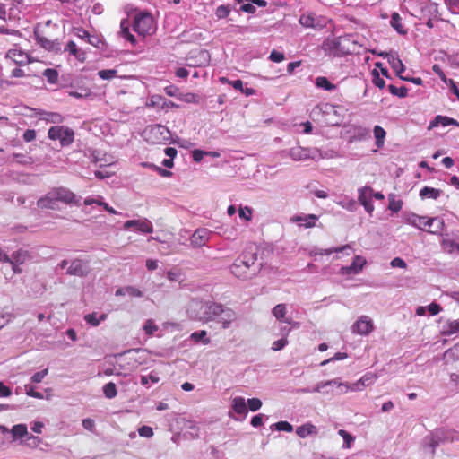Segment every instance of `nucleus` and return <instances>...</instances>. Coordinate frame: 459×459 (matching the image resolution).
I'll return each mask as SVG.
<instances>
[{
  "label": "nucleus",
  "instance_id": "48",
  "mask_svg": "<svg viewBox=\"0 0 459 459\" xmlns=\"http://www.w3.org/2000/svg\"><path fill=\"white\" fill-rule=\"evenodd\" d=\"M178 100L186 103H199V96L193 92L181 93Z\"/></svg>",
  "mask_w": 459,
  "mask_h": 459
},
{
  "label": "nucleus",
  "instance_id": "8",
  "mask_svg": "<svg viewBox=\"0 0 459 459\" xmlns=\"http://www.w3.org/2000/svg\"><path fill=\"white\" fill-rule=\"evenodd\" d=\"M133 30L140 36L150 35L153 31V18L147 12H140L134 16Z\"/></svg>",
  "mask_w": 459,
  "mask_h": 459
},
{
  "label": "nucleus",
  "instance_id": "13",
  "mask_svg": "<svg viewBox=\"0 0 459 459\" xmlns=\"http://www.w3.org/2000/svg\"><path fill=\"white\" fill-rule=\"evenodd\" d=\"M358 200L365 211L372 214L374 204L372 202L373 189L370 186H363L358 189Z\"/></svg>",
  "mask_w": 459,
  "mask_h": 459
},
{
  "label": "nucleus",
  "instance_id": "34",
  "mask_svg": "<svg viewBox=\"0 0 459 459\" xmlns=\"http://www.w3.org/2000/svg\"><path fill=\"white\" fill-rule=\"evenodd\" d=\"M315 84L317 88L323 89L327 91H333L336 90L337 86L332 83L328 78L325 76H318L316 78Z\"/></svg>",
  "mask_w": 459,
  "mask_h": 459
},
{
  "label": "nucleus",
  "instance_id": "51",
  "mask_svg": "<svg viewBox=\"0 0 459 459\" xmlns=\"http://www.w3.org/2000/svg\"><path fill=\"white\" fill-rule=\"evenodd\" d=\"M230 7L229 5H220L216 8L215 15L218 19L227 18L230 13Z\"/></svg>",
  "mask_w": 459,
  "mask_h": 459
},
{
  "label": "nucleus",
  "instance_id": "27",
  "mask_svg": "<svg viewBox=\"0 0 459 459\" xmlns=\"http://www.w3.org/2000/svg\"><path fill=\"white\" fill-rule=\"evenodd\" d=\"M65 51L69 52V54L73 55L79 62L83 63L86 60V53L79 49L76 43L73 40L67 42Z\"/></svg>",
  "mask_w": 459,
  "mask_h": 459
},
{
  "label": "nucleus",
  "instance_id": "35",
  "mask_svg": "<svg viewBox=\"0 0 459 459\" xmlns=\"http://www.w3.org/2000/svg\"><path fill=\"white\" fill-rule=\"evenodd\" d=\"M374 136L376 139L375 144L377 148H382L385 143L386 135L385 130L380 126H375L373 129Z\"/></svg>",
  "mask_w": 459,
  "mask_h": 459
},
{
  "label": "nucleus",
  "instance_id": "61",
  "mask_svg": "<svg viewBox=\"0 0 459 459\" xmlns=\"http://www.w3.org/2000/svg\"><path fill=\"white\" fill-rule=\"evenodd\" d=\"M338 434L343 438V441H344V444H345L344 446L350 447L351 442L354 441V437H352V435H351L350 433H348L344 429H340L338 431Z\"/></svg>",
  "mask_w": 459,
  "mask_h": 459
},
{
  "label": "nucleus",
  "instance_id": "56",
  "mask_svg": "<svg viewBox=\"0 0 459 459\" xmlns=\"http://www.w3.org/2000/svg\"><path fill=\"white\" fill-rule=\"evenodd\" d=\"M241 274H234L237 278H239V279H242V280H247L248 278L251 277V275H255L256 273H257V269L256 268H254L252 270V273L250 272H247V270H246L244 268V266H239V268L238 269Z\"/></svg>",
  "mask_w": 459,
  "mask_h": 459
},
{
  "label": "nucleus",
  "instance_id": "46",
  "mask_svg": "<svg viewBox=\"0 0 459 459\" xmlns=\"http://www.w3.org/2000/svg\"><path fill=\"white\" fill-rule=\"evenodd\" d=\"M160 381L158 373L155 371L150 372L147 376H141V384L146 387H149V383L156 384Z\"/></svg>",
  "mask_w": 459,
  "mask_h": 459
},
{
  "label": "nucleus",
  "instance_id": "20",
  "mask_svg": "<svg viewBox=\"0 0 459 459\" xmlns=\"http://www.w3.org/2000/svg\"><path fill=\"white\" fill-rule=\"evenodd\" d=\"M273 315L275 318L282 323H286L288 325H291L293 327H299V324L298 322L292 321L290 318H286V306L285 304H278L276 305L272 311Z\"/></svg>",
  "mask_w": 459,
  "mask_h": 459
},
{
  "label": "nucleus",
  "instance_id": "36",
  "mask_svg": "<svg viewBox=\"0 0 459 459\" xmlns=\"http://www.w3.org/2000/svg\"><path fill=\"white\" fill-rule=\"evenodd\" d=\"M107 318L106 314H101L99 317L96 312H92L84 316V320L87 324L91 326H98L102 321H105Z\"/></svg>",
  "mask_w": 459,
  "mask_h": 459
},
{
  "label": "nucleus",
  "instance_id": "44",
  "mask_svg": "<svg viewBox=\"0 0 459 459\" xmlns=\"http://www.w3.org/2000/svg\"><path fill=\"white\" fill-rule=\"evenodd\" d=\"M219 82L221 83H222V84L230 85V86H232L237 91H243L244 82L240 79L232 81V80H230L227 77H220L219 78Z\"/></svg>",
  "mask_w": 459,
  "mask_h": 459
},
{
  "label": "nucleus",
  "instance_id": "14",
  "mask_svg": "<svg viewBox=\"0 0 459 459\" xmlns=\"http://www.w3.org/2000/svg\"><path fill=\"white\" fill-rule=\"evenodd\" d=\"M373 329V322L367 316H360L351 326L352 333L360 335H368Z\"/></svg>",
  "mask_w": 459,
  "mask_h": 459
},
{
  "label": "nucleus",
  "instance_id": "33",
  "mask_svg": "<svg viewBox=\"0 0 459 459\" xmlns=\"http://www.w3.org/2000/svg\"><path fill=\"white\" fill-rule=\"evenodd\" d=\"M189 340L195 343L201 342L204 345H207L211 342L210 338L207 337V332L205 330H200L192 333L189 336Z\"/></svg>",
  "mask_w": 459,
  "mask_h": 459
},
{
  "label": "nucleus",
  "instance_id": "49",
  "mask_svg": "<svg viewBox=\"0 0 459 459\" xmlns=\"http://www.w3.org/2000/svg\"><path fill=\"white\" fill-rule=\"evenodd\" d=\"M371 75H372V82L376 87H377L379 89L385 88V82L383 78L380 77L379 72L377 70L373 69L371 72Z\"/></svg>",
  "mask_w": 459,
  "mask_h": 459
},
{
  "label": "nucleus",
  "instance_id": "17",
  "mask_svg": "<svg viewBox=\"0 0 459 459\" xmlns=\"http://www.w3.org/2000/svg\"><path fill=\"white\" fill-rule=\"evenodd\" d=\"M365 264L366 259L360 255H356L350 265L341 268L340 273L342 275H355L362 271Z\"/></svg>",
  "mask_w": 459,
  "mask_h": 459
},
{
  "label": "nucleus",
  "instance_id": "9",
  "mask_svg": "<svg viewBox=\"0 0 459 459\" xmlns=\"http://www.w3.org/2000/svg\"><path fill=\"white\" fill-rule=\"evenodd\" d=\"M438 4L431 0H422L412 8L411 14L417 18L419 21H425L429 16H437Z\"/></svg>",
  "mask_w": 459,
  "mask_h": 459
},
{
  "label": "nucleus",
  "instance_id": "38",
  "mask_svg": "<svg viewBox=\"0 0 459 459\" xmlns=\"http://www.w3.org/2000/svg\"><path fill=\"white\" fill-rule=\"evenodd\" d=\"M35 39L40 47L45 49L51 50L54 47V42L46 37L42 36L38 30L34 31Z\"/></svg>",
  "mask_w": 459,
  "mask_h": 459
},
{
  "label": "nucleus",
  "instance_id": "15",
  "mask_svg": "<svg viewBox=\"0 0 459 459\" xmlns=\"http://www.w3.org/2000/svg\"><path fill=\"white\" fill-rule=\"evenodd\" d=\"M134 228L136 231L142 233H152L153 231L152 223L146 218L141 220H129L124 223L125 230Z\"/></svg>",
  "mask_w": 459,
  "mask_h": 459
},
{
  "label": "nucleus",
  "instance_id": "47",
  "mask_svg": "<svg viewBox=\"0 0 459 459\" xmlns=\"http://www.w3.org/2000/svg\"><path fill=\"white\" fill-rule=\"evenodd\" d=\"M43 75L46 77L48 83L54 84L58 80V72L53 68H47L43 72Z\"/></svg>",
  "mask_w": 459,
  "mask_h": 459
},
{
  "label": "nucleus",
  "instance_id": "28",
  "mask_svg": "<svg viewBox=\"0 0 459 459\" xmlns=\"http://www.w3.org/2000/svg\"><path fill=\"white\" fill-rule=\"evenodd\" d=\"M390 26L400 35L404 36L408 30L404 28L402 22V17L396 12L393 13L390 19Z\"/></svg>",
  "mask_w": 459,
  "mask_h": 459
},
{
  "label": "nucleus",
  "instance_id": "19",
  "mask_svg": "<svg viewBox=\"0 0 459 459\" xmlns=\"http://www.w3.org/2000/svg\"><path fill=\"white\" fill-rule=\"evenodd\" d=\"M318 217L315 214L295 215L290 218V221L298 224L299 227L306 229L312 228L316 225Z\"/></svg>",
  "mask_w": 459,
  "mask_h": 459
},
{
  "label": "nucleus",
  "instance_id": "53",
  "mask_svg": "<svg viewBox=\"0 0 459 459\" xmlns=\"http://www.w3.org/2000/svg\"><path fill=\"white\" fill-rule=\"evenodd\" d=\"M370 136V131L369 129L366 128V127H359L356 129L355 131V138L357 140H359V141H362V140H365L367 139L368 137Z\"/></svg>",
  "mask_w": 459,
  "mask_h": 459
},
{
  "label": "nucleus",
  "instance_id": "45",
  "mask_svg": "<svg viewBox=\"0 0 459 459\" xmlns=\"http://www.w3.org/2000/svg\"><path fill=\"white\" fill-rule=\"evenodd\" d=\"M389 204H388V209L392 211L393 212H398L401 211L403 207V201L398 199L396 200L394 198V195L391 194L388 196Z\"/></svg>",
  "mask_w": 459,
  "mask_h": 459
},
{
  "label": "nucleus",
  "instance_id": "3",
  "mask_svg": "<svg viewBox=\"0 0 459 459\" xmlns=\"http://www.w3.org/2000/svg\"><path fill=\"white\" fill-rule=\"evenodd\" d=\"M405 221L413 227L421 230H426L430 234H441L445 228L444 220L439 217L420 216L416 213H409L405 217Z\"/></svg>",
  "mask_w": 459,
  "mask_h": 459
},
{
  "label": "nucleus",
  "instance_id": "41",
  "mask_svg": "<svg viewBox=\"0 0 459 459\" xmlns=\"http://www.w3.org/2000/svg\"><path fill=\"white\" fill-rule=\"evenodd\" d=\"M272 430H277V431H284V432H292L293 431V426L285 420L278 421L271 426Z\"/></svg>",
  "mask_w": 459,
  "mask_h": 459
},
{
  "label": "nucleus",
  "instance_id": "29",
  "mask_svg": "<svg viewBox=\"0 0 459 459\" xmlns=\"http://www.w3.org/2000/svg\"><path fill=\"white\" fill-rule=\"evenodd\" d=\"M443 194L441 189L434 188L431 186H425L420 190V197L421 199H434L437 200Z\"/></svg>",
  "mask_w": 459,
  "mask_h": 459
},
{
  "label": "nucleus",
  "instance_id": "22",
  "mask_svg": "<svg viewBox=\"0 0 459 459\" xmlns=\"http://www.w3.org/2000/svg\"><path fill=\"white\" fill-rule=\"evenodd\" d=\"M380 56L385 58H387L388 63L390 64L392 68L396 72L397 75H400V74H403L404 72L405 66L395 53H381Z\"/></svg>",
  "mask_w": 459,
  "mask_h": 459
},
{
  "label": "nucleus",
  "instance_id": "64",
  "mask_svg": "<svg viewBox=\"0 0 459 459\" xmlns=\"http://www.w3.org/2000/svg\"><path fill=\"white\" fill-rule=\"evenodd\" d=\"M446 4L449 11L453 13H458L459 12V0H446Z\"/></svg>",
  "mask_w": 459,
  "mask_h": 459
},
{
  "label": "nucleus",
  "instance_id": "43",
  "mask_svg": "<svg viewBox=\"0 0 459 459\" xmlns=\"http://www.w3.org/2000/svg\"><path fill=\"white\" fill-rule=\"evenodd\" d=\"M102 390L105 397L108 399H113L117 394V386L113 382H108V384H106L103 386Z\"/></svg>",
  "mask_w": 459,
  "mask_h": 459
},
{
  "label": "nucleus",
  "instance_id": "54",
  "mask_svg": "<svg viewBox=\"0 0 459 459\" xmlns=\"http://www.w3.org/2000/svg\"><path fill=\"white\" fill-rule=\"evenodd\" d=\"M164 92L169 97H175L178 100V96H180L181 92L179 91V88L174 84L168 85L164 88Z\"/></svg>",
  "mask_w": 459,
  "mask_h": 459
},
{
  "label": "nucleus",
  "instance_id": "58",
  "mask_svg": "<svg viewBox=\"0 0 459 459\" xmlns=\"http://www.w3.org/2000/svg\"><path fill=\"white\" fill-rule=\"evenodd\" d=\"M144 166L152 168L161 177L169 178V177L172 176V172L171 171L167 170L165 169H162L160 167H158V166H156L154 164H148V163H146V164H144Z\"/></svg>",
  "mask_w": 459,
  "mask_h": 459
},
{
  "label": "nucleus",
  "instance_id": "24",
  "mask_svg": "<svg viewBox=\"0 0 459 459\" xmlns=\"http://www.w3.org/2000/svg\"><path fill=\"white\" fill-rule=\"evenodd\" d=\"M456 333H459V318L446 320L442 325L440 334L442 336H451Z\"/></svg>",
  "mask_w": 459,
  "mask_h": 459
},
{
  "label": "nucleus",
  "instance_id": "25",
  "mask_svg": "<svg viewBox=\"0 0 459 459\" xmlns=\"http://www.w3.org/2000/svg\"><path fill=\"white\" fill-rule=\"evenodd\" d=\"M377 379V377L376 374H374L372 372H368V373L364 374L359 378V380H358L357 383L354 384V387L351 390L360 391L364 387L373 385Z\"/></svg>",
  "mask_w": 459,
  "mask_h": 459
},
{
  "label": "nucleus",
  "instance_id": "30",
  "mask_svg": "<svg viewBox=\"0 0 459 459\" xmlns=\"http://www.w3.org/2000/svg\"><path fill=\"white\" fill-rule=\"evenodd\" d=\"M38 115L40 120H45L48 123L59 124L64 120V117L57 112H48L40 110L38 112Z\"/></svg>",
  "mask_w": 459,
  "mask_h": 459
},
{
  "label": "nucleus",
  "instance_id": "60",
  "mask_svg": "<svg viewBox=\"0 0 459 459\" xmlns=\"http://www.w3.org/2000/svg\"><path fill=\"white\" fill-rule=\"evenodd\" d=\"M445 355L451 357L453 359H459V342L446 350Z\"/></svg>",
  "mask_w": 459,
  "mask_h": 459
},
{
  "label": "nucleus",
  "instance_id": "18",
  "mask_svg": "<svg viewBox=\"0 0 459 459\" xmlns=\"http://www.w3.org/2000/svg\"><path fill=\"white\" fill-rule=\"evenodd\" d=\"M211 231L206 228H199L190 237V243L195 247L204 246L210 238Z\"/></svg>",
  "mask_w": 459,
  "mask_h": 459
},
{
  "label": "nucleus",
  "instance_id": "12",
  "mask_svg": "<svg viewBox=\"0 0 459 459\" xmlns=\"http://www.w3.org/2000/svg\"><path fill=\"white\" fill-rule=\"evenodd\" d=\"M316 152V149L305 148L299 145L292 147L288 151H284V152H287L288 156L295 161H303L314 159Z\"/></svg>",
  "mask_w": 459,
  "mask_h": 459
},
{
  "label": "nucleus",
  "instance_id": "32",
  "mask_svg": "<svg viewBox=\"0 0 459 459\" xmlns=\"http://www.w3.org/2000/svg\"><path fill=\"white\" fill-rule=\"evenodd\" d=\"M296 434L301 437L305 438L311 435L317 434V428L312 423L303 424L296 429Z\"/></svg>",
  "mask_w": 459,
  "mask_h": 459
},
{
  "label": "nucleus",
  "instance_id": "10",
  "mask_svg": "<svg viewBox=\"0 0 459 459\" xmlns=\"http://www.w3.org/2000/svg\"><path fill=\"white\" fill-rule=\"evenodd\" d=\"M299 22L303 27L316 30H321L326 26V18L312 12L302 13Z\"/></svg>",
  "mask_w": 459,
  "mask_h": 459
},
{
  "label": "nucleus",
  "instance_id": "57",
  "mask_svg": "<svg viewBox=\"0 0 459 459\" xmlns=\"http://www.w3.org/2000/svg\"><path fill=\"white\" fill-rule=\"evenodd\" d=\"M252 208L248 207V206H245V207H240L238 209V215L240 218L246 220V221H250L252 219Z\"/></svg>",
  "mask_w": 459,
  "mask_h": 459
},
{
  "label": "nucleus",
  "instance_id": "6",
  "mask_svg": "<svg viewBox=\"0 0 459 459\" xmlns=\"http://www.w3.org/2000/svg\"><path fill=\"white\" fill-rule=\"evenodd\" d=\"M143 135L146 141L152 143H165L170 142L171 138V133L169 128L160 124L148 126L143 131Z\"/></svg>",
  "mask_w": 459,
  "mask_h": 459
},
{
  "label": "nucleus",
  "instance_id": "23",
  "mask_svg": "<svg viewBox=\"0 0 459 459\" xmlns=\"http://www.w3.org/2000/svg\"><path fill=\"white\" fill-rule=\"evenodd\" d=\"M5 57L20 65L29 63V56L20 49H9L6 52Z\"/></svg>",
  "mask_w": 459,
  "mask_h": 459
},
{
  "label": "nucleus",
  "instance_id": "63",
  "mask_svg": "<svg viewBox=\"0 0 459 459\" xmlns=\"http://www.w3.org/2000/svg\"><path fill=\"white\" fill-rule=\"evenodd\" d=\"M138 433L141 437L150 438L153 436V430L149 426H142L138 429Z\"/></svg>",
  "mask_w": 459,
  "mask_h": 459
},
{
  "label": "nucleus",
  "instance_id": "31",
  "mask_svg": "<svg viewBox=\"0 0 459 459\" xmlns=\"http://www.w3.org/2000/svg\"><path fill=\"white\" fill-rule=\"evenodd\" d=\"M439 125H441L442 126H456L459 127V122L457 120L446 116L437 115L431 121L430 127L437 126Z\"/></svg>",
  "mask_w": 459,
  "mask_h": 459
},
{
  "label": "nucleus",
  "instance_id": "5",
  "mask_svg": "<svg viewBox=\"0 0 459 459\" xmlns=\"http://www.w3.org/2000/svg\"><path fill=\"white\" fill-rule=\"evenodd\" d=\"M256 247L254 246L247 247L242 254L234 261L233 264L230 266V272L232 274H241L238 270L239 268V264L244 266L247 272L252 273V270L255 268V264L257 260V252ZM257 271L259 270L256 267Z\"/></svg>",
  "mask_w": 459,
  "mask_h": 459
},
{
  "label": "nucleus",
  "instance_id": "42",
  "mask_svg": "<svg viewBox=\"0 0 459 459\" xmlns=\"http://www.w3.org/2000/svg\"><path fill=\"white\" fill-rule=\"evenodd\" d=\"M442 247L443 249L449 254H452L454 252L459 253V243L455 240L445 239L442 242Z\"/></svg>",
  "mask_w": 459,
  "mask_h": 459
},
{
  "label": "nucleus",
  "instance_id": "59",
  "mask_svg": "<svg viewBox=\"0 0 459 459\" xmlns=\"http://www.w3.org/2000/svg\"><path fill=\"white\" fill-rule=\"evenodd\" d=\"M48 368H45L41 371H38L31 376L30 380L32 383H40L43 380V378L48 375Z\"/></svg>",
  "mask_w": 459,
  "mask_h": 459
},
{
  "label": "nucleus",
  "instance_id": "7",
  "mask_svg": "<svg viewBox=\"0 0 459 459\" xmlns=\"http://www.w3.org/2000/svg\"><path fill=\"white\" fill-rule=\"evenodd\" d=\"M48 136L51 140H58L62 147H67L71 145L74 140V132L70 127L53 126L48 129Z\"/></svg>",
  "mask_w": 459,
  "mask_h": 459
},
{
  "label": "nucleus",
  "instance_id": "52",
  "mask_svg": "<svg viewBox=\"0 0 459 459\" xmlns=\"http://www.w3.org/2000/svg\"><path fill=\"white\" fill-rule=\"evenodd\" d=\"M246 403H247V406L248 407V409L251 411H256L260 410V408L262 407V404H263L262 401L258 398L247 399V401Z\"/></svg>",
  "mask_w": 459,
  "mask_h": 459
},
{
  "label": "nucleus",
  "instance_id": "1",
  "mask_svg": "<svg viewBox=\"0 0 459 459\" xmlns=\"http://www.w3.org/2000/svg\"><path fill=\"white\" fill-rule=\"evenodd\" d=\"M190 313L195 319L203 322L216 321L221 324L224 329L229 328L231 323L237 319L234 310L211 300H193L190 306Z\"/></svg>",
  "mask_w": 459,
  "mask_h": 459
},
{
  "label": "nucleus",
  "instance_id": "2",
  "mask_svg": "<svg viewBox=\"0 0 459 459\" xmlns=\"http://www.w3.org/2000/svg\"><path fill=\"white\" fill-rule=\"evenodd\" d=\"M59 202L76 204V196L65 187H56L40 197L37 201V206L40 209L57 210Z\"/></svg>",
  "mask_w": 459,
  "mask_h": 459
},
{
  "label": "nucleus",
  "instance_id": "55",
  "mask_svg": "<svg viewBox=\"0 0 459 459\" xmlns=\"http://www.w3.org/2000/svg\"><path fill=\"white\" fill-rule=\"evenodd\" d=\"M338 382L336 379H333V380H328V381H325V382H319L316 384V385L315 386L314 388V392H318V393H324V389L328 386V385H337Z\"/></svg>",
  "mask_w": 459,
  "mask_h": 459
},
{
  "label": "nucleus",
  "instance_id": "39",
  "mask_svg": "<svg viewBox=\"0 0 459 459\" xmlns=\"http://www.w3.org/2000/svg\"><path fill=\"white\" fill-rule=\"evenodd\" d=\"M11 433L14 439L22 437L28 435L27 426L25 424H16L14 426H13V428L11 429Z\"/></svg>",
  "mask_w": 459,
  "mask_h": 459
},
{
  "label": "nucleus",
  "instance_id": "11",
  "mask_svg": "<svg viewBox=\"0 0 459 459\" xmlns=\"http://www.w3.org/2000/svg\"><path fill=\"white\" fill-rule=\"evenodd\" d=\"M349 39L345 37H338L333 39H327L323 43V49L328 51L333 56H343L348 54L350 51L345 48L343 43L348 41Z\"/></svg>",
  "mask_w": 459,
  "mask_h": 459
},
{
  "label": "nucleus",
  "instance_id": "21",
  "mask_svg": "<svg viewBox=\"0 0 459 459\" xmlns=\"http://www.w3.org/2000/svg\"><path fill=\"white\" fill-rule=\"evenodd\" d=\"M231 408L236 413L242 415V419L234 418L236 420H242L247 417L248 411L247 403L244 397H234L232 399Z\"/></svg>",
  "mask_w": 459,
  "mask_h": 459
},
{
  "label": "nucleus",
  "instance_id": "4",
  "mask_svg": "<svg viewBox=\"0 0 459 459\" xmlns=\"http://www.w3.org/2000/svg\"><path fill=\"white\" fill-rule=\"evenodd\" d=\"M458 439L457 432L446 429H437L424 437L423 446L425 448H429L430 454L434 455L435 449L440 444L445 442H453Z\"/></svg>",
  "mask_w": 459,
  "mask_h": 459
},
{
  "label": "nucleus",
  "instance_id": "40",
  "mask_svg": "<svg viewBox=\"0 0 459 459\" xmlns=\"http://www.w3.org/2000/svg\"><path fill=\"white\" fill-rule=\"evenodd\" d=\"M388 91L392 95L397 96L399 98H405L408 95V89L404 85L396 87L394 84H389Z\"/></svg>",
  "mask_w": 459,
  "mask_h": 459
},
{
  "label": "nucleus",
  "instance_id": "16",
  "mask_svg": "<svg viewBox=\"0 0 459 459\" xmlns=\"http://www.w3.org/2000/svg\"><path fill=\"white\" fill-rule=\"evenodd\" d=\"M89 272L90 269L87 262L80 259H74L67 268L66 274L84 277L89 273Z\"/></svg>",
  "mask_w": 459,
  "mask_h": 459
},
{
  "label": "nucleus",
  "instance_id": "37",
  "mask_svg": "<svg viewBox=\"0 0 459 459\" xmlns=\"http://www.w3.org/2000/svg\"><path fill=\"white\" fill-rule=\"evenodd\" d=\"M29 258V252L27 250L19 249L14 251L11 255V264H24V262Z\"/></svg>",
  "mask_w": 459,
  "mask_h": 459
},
{
  "label": "nucleus",
  "instance_id": "26",
  "mask_svg": "<svg viewBox=\"0 0 459 459\" xmlns=\"http://www.w3.org/2000/svg\"><path fill=\"white\" fill-rule=\"evenodd\" d=\"M346 250H351V247L349 245L338 247H332V248H314L310 251L311 256L316 255H330L333 253H342Z\"/></svg>",
  "mask_w": 459,
  "mask_h": 459
},
{
  "label": "nucleus",
  "instance_id": "62",
  "mask_svg": "<svg viewBox=\"0 0 459 459\" xmlns=\"http://www.w3.org/2000/svg\"><path fill=\"white\" fill-rule=\"evenodd\" d=\"M130 32V22L127 19H123L120 22V35L125 38Z\"/></svg>",
  "mask_w": 459,
  "mask_h": 459
},
{
  "label": "nucleus",
  "instance_id": "50",
  "mask_svg": "<svg viewBox=\"0 0 459 459\" xmlns=\"http://www.w3.org/2000/svg\"><path fill=\"white\" fill-rule=\"evenodd\" d=\"M116 69H103L98 72V75L102 80H111L117 76Z\"/></svg>",
  "mask_w": 459,
  "mask_h": 459
}]
</instances>
